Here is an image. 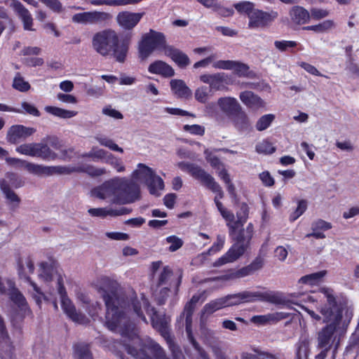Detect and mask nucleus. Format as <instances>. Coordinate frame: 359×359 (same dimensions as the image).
I'll return each instance as SVG.
<instances>
[{"instance_id": "nucleus-1", "label": "nucleus", "mask_w": 359, "mask_h": 359, "mask_svg": "<svg viewBox=\"0 0 359 359\" xmlns=\"http://www.w3.org/2000/svg\"><path fill=\"white\" fill-rule=\"evenodd\" d=\"M95 285L105 303L106 326L121 335V341L116 344L122 346L128 354L137 359H168L158 343L149 337H140L135 320L140 318L147 324L145 311L150 316L152 327L170 343V318L158 315L144 294L138 297L133 290L123 291L116 281L107 276L97 278ZM174 359L184 358L181 353H175Z\"/></svg>"}, {"instance_id": "nucleus-2", "label": "nucleus", "mask_w": 359, "mask_h": 359, "mask_svg": "<svg viewBox=\"0 0 359 359\" xmlns=\"http://www.w3.org/2000/svg\"><path fill=\"white\" fill-rule=\"evenodd\" d=\"M320 293L326 299V303L318 307L320 314L299 303L294 304L306 311L313 320L327 323L317 333L316 347L320 351L316 355L315 358L325 359L327 353L333 346L334 358L339 344V339L337 338V335L344 333L348 328L353 316V309L347 307L344 316V307L336 301L333 290L323 288L320 290Z\"/></svg>"}, {"instance_id": "nucleus-3", "label": "nucleus", "mask_w": 359, "mask_h": 359, "mask_svg": "<svg viewBox=\"0 0 359 359\" xmlns=\"http://www.w3.org/2000/svg\"><path fill=\"white\" fill-rule=\"evenodd\" d=\"M39 278L45 283H55L61 300V306L65 313L74 323L85 325L89 322L88 318L76 309L71 299L68 297L64 285L65 275L62 269L49 264L41 262L38 271Z\"/></svg>"}, {"instance_id": "nucleus-4", "label": "nucleus", "mask_w": 359, "mask_h": 359, "mask_svg": "<svg viewBox=\"0 0 359 359\" xmlns=\"http://www.w3.org/2000/svg\"><path fill=\"white\" fill-rule=\"evenodd\" d=\"M140 187L125 177H114L93 190V194L101 199L110 198L116 204H128L140 198Z\"/></svg>"}, {"instance_id": "nucleus-5", "label": "nucleus", "mask_w": 359, "mask_h": 359, "mask_svg": "<svg viewBox=\"0 0 359 359\" xmlns=\"http://www.w3.org/2000/svg\"><path fill=\"white\" fill-rule=\"evenodd\" d=\"M92 48L99 55L113 56L116 61L124 62L129 48V42L119 41L118 34L111 29L96 32L92 38Z\"/></svg>"}, {"instance_id": "nucleus-6", "label": "nucleus", "mask_w": 359, "mask_h": 359, "mask_svg": "<svg viewBox=\"0 0 359 359\" xmlns=\"http://www.w3.org/2000/svg\"><path fill=\"white\" fill-rule=\"evenodd\" d=\"M0 296L7 297L13 306L18 309L22 317L31 313L25 297L16 287L13 279L0 276Z\"/></svg>"}, {"instance_id": "nucleus-7", "label": "nucleus", "mask_w": 359, "mask_h": 359, "mask_svg": "<svg viewBox=\"0 0 359 359\" xmlns=\"http://www.w3.org/2000/svg\"><path fill=\"white\" fill-rule=\"evenodd\" d=\"M223 73L203 74L199 76L200 81L208 86H201L194 92L196 100L201 104H206L211 98L213 93L224 88V76Z\"/></svg>"}, {"instance_id": "nucleus-8", "label": "nucleus", "mask_w": 359, "mask_h": 359, "mask_svg": "<svg viewBox=\"0 0 359 359\" xmlns=\"http://www.w3.org/2000/svg\"><path fill=\"white\" fill-rule=\"evenodd\" d=\"M134 180L144 182L151 195L158 196L164 189L163 179L156 172L144 163H138L137 168L132 173Z\"/></svg>"}, {"instance_id": "nucleus-9", "label": "nucleus", "mask_w": 359, "mask_h": 359, "mask_svg": "<svg viewBox=\"0 0 359 359\" xmlns=\"http://www.w3.org/2000/svg\"><path fill=\"white\" fill-rule=\"evenodd\" d=\"M169 46L166 44L165 35L158 32L150 29L142 36L138 45L139 56L142 60L147 59L155 50H163Z\"/></svg>"}, {"instance_id": "nucleus-10", "label": "nucleus", "mask_w": 359, "mask_h": 359, "mask_svg": "<svg viewBox=\"0 0 359 359\" xmlns=\"http://www.w3.org/2000/svg\"><path fill=\"white\" fill-rule=\"evenodd\" d=\"M225 306H232L238 305L241 303L252 302L257 300L266 301L271 303H278L279 302L278 296L273 292H248L229 294L224 297Z\"/></svg>"}, {"instance_id": "nucleus-11", "label": "nucleus", "mask_w": 359, "mask_h": 359, "mask_svg": "<svg viewBox=\"0 0 359 359\" xmlns=\"http://www.w3.org/2000/svg\"><path fill=\"white\" fill-rule=\"evenodd\" d=\"M76 169L63 165H43L28 162L26 164V170L30 174L37 176H51L53 175H69Z\"/></svg>"}, {"instance_id": "nucleus-12", "label": "nucleus", "mask_w": 359, "mask_h": 359, "mask_svg": "<svg viewBox=\"0 0 359 359\" xmlns=\"http://www.w3.org/2000/svg\"><path fill=\"white\" fill-rule=\"evenodd\" d=\"M153 276L154 286H172L173 273L168 266H163L161 261L154 262L151 265Z\"/></svg>"}, {"instance_id": "nucleus-13", "label": "nucleus", "mask_w": 359, "mask_h": 359, "mask_svg": "<svg viewBox=\"0 0 359 359\" xmlns=\"http://www.w3.org/2000/svg\"><path fill=\"white\" fill-rule=\"evenodd\" d=\"M34 265L32 260L27 257L25 260H20L18 263V274L21 278H25L27 280L30 285L32 286L35 294L33 295V298L35 299L36 303L39 306L41 303L42 299H46L45 295L41 292L39 287L35 283L32 281L29 275L34 273Z\"/></svg>"}, {"instance_id": "nucleus-14", "label": "nucleus", "mask_w": 359, "mask_h": 359, "mask_svg": "<svg viewBox=\"0 0 359 359\" xmlns=\"http://www.w3.org/2000/svg\"><path fill=\"white\" fill-rule=\"evenodd\" d=\"M189 174L196 180H198L210 189L212 192L218 194L220 198L224 196V193L220 185L215 180V179L203 169L196 165H194L190 170Z\"/></svg>"}, {"instance_id": "nucleus-15", "label": "nucleus", "mask_w": 359, "mask_h": 359, "mask_svg": "<svg viewBox=\"0 0 359 359\" xmlns=\"http://www.w3.org/2000/svg\"><path fill=\"white\" fill-rule=\"evenodd\" d=\"M110 18L111 15L108 13L88 11L74 15L72 18V20L73 22L78 24L95 25L106 22Z\"/></svg>"}, {"instance_id": "nucleus-16", "label": "nucleus", "mask_w": 359, "mask_h": 359, "mask_svg": "<svg viewBox=\"0 0 359 359\" xmlns=\"http://www.w3.org/2000/svg\"><path fill=\"white\" fill-rule=\"evenodd\" d=\"M278 15L277 13H268L259 9H255L249 14L248 27L250 29L262 28L266 26Z\"/></svg>"}, {"instance_id": "nucleus-17", "label": "nucleus", "mask_w": 359, "mask_h": 359, "mask_svg": "<svg viewBox=\"0 0 359 359\" xmlns=\"http://www.w3.org/2000/svg\"><path fill=\"white\" fill-rule=\"evenodd\" d=\"M262 266V261L261 259H257L255 260L252 264L250 265L243 267L236 271H229L226 274H224L223 276H221L219 277H217L215 278V280H230L238 278H242L247 276H249L254 273L255 271L261 269Z\"/></svg>"}, {"instance_id": "nucleus-18", "label": "nucleus", "mask_w": 359, "mask_h": 359, "mask_svg": "<svg viewBox=\"0 0 359 359\" xmlns=\"http://www.w3.org/2000/svg\"><path fill=\"white\" fill-rule=\"evenodd\" d=\"M36 132V129L26 127L22 125H15L10 128L8 134V141L12 144H16L27 139Z\"/></svg>"}, {"instance_id": "nucleus-19", "label": "nucleus", "mask_w": 359, "mask_h": 359, "mask_svg": "<svg viewBox=\"0 0 359 359\" xmlns=\"http://www.w3.org/2000/svg\"><path fill=\"white\" fill-rule=\"evenodd\" d=\"M246 246L244 243L238 241L233 245L231 248L215 263V266H219L223 264L231 263L239 258L245 251Z\"/></svg>"}, {"instance_id": "nucleus-20", "label": "nucleus", "mask_w": 359, "mask_h": 359, "mask_svg": "<svg viewBox=\"0 0 359 359\" xmlns=\"http://www.w3.org/2000/svg\"><path fill=\"white\" fill-rule=\"evenodd\" d=\"M143 13L123 11L116 16V21L120 27L125 29H131L140 21Z\"/></svg>"}, {"instance_id": "nucleus-21", "label": "nucleus", "mask_w": 359, "mask_h": 359, "mask_svg": "<svg viewBox=\"0 0 359 359\" xmlns=\"http://www.w3.org/2000/svg\"><path fill=\"white\" fill-rule=\"evenodd\" d=\"M11 6L22 22L25 30L34 31L33 18L29 11L18 1L12 0Z\"/></svg>"}, {"instance_id": "nucleus-22", "label": "nucleus", "mask_w": 359, "mask_h": 359, "mask_svg": "<svg viewBox=\"0 0 359 359\" xmlns=\"http://www.w3.org/2000/svg\"><path fill=\"white\" fill-rule=\"evenodd\" d=\"M212 67L217 69L233 70L239 76L245 75L248 71L246 65L232 60H217L213 62Z\"/></svg>"}, {"instance_id": "nucleus-23", "label": "nucleus", "mask_w": 359, "mask_h": 359, "mask_svg": "<svg viewBox=\"0 0 359 359\" xmlns=\"http://www.w3.org/2000/svg\"><path fill=\"white\" fill-rule=\"evenodd\" d=\"M220 199L219 194H217V196L214 198V201L218 211L226 222V226L229 228V233L231 234L237 228L238 222H235L234 214L224 207L223 204L219 201Z\"/></svg>"}, {"instance_id": "nucleus-24", "label": "nucleus", "mask_w": 359, "mask_h": 359, "mask_svg": "<svg viewBox=\"0 0 359 359\" xmlns=\"http://www.w3.org/2000/svg\"><path fill=\"white\" fill-rule=\"evenodd\" d=\"M217 104L222 114L227 116L236 114L241 109V106L237 100L231 97H220L217 100Z\"/></svg>"}, {"instance_id": "nucleus-25", "label": "nucleus", "mask_w": 359, "mask_h": 359, "mask_svg": "<svg viewBox=\"0 0 359 359\" xmlns=\"http://www.w3.org/2000/svg\"><path fill=\"white\" fill-rule=\"evenodd\" d=\"M240 99L245 106L254 110L266 107V102L252 91L246 90L241 93Z\"/></svg>"}, {"instance_id": "nucleus-26", "label": "nucleus", "mask_w": 359, "mask_h": 359, "mask_svg": "<svg viewBox=\"0 0 359 359\" xmlns=\"http://www.w3.org/2000/svg\"><path fill=\"white\" fill-rule=\"evenodd\" d=\"M165 55L170 57L182 68L186 67L190 63V60L187 54L171 46L166 48Z\"/></svg>"}, {"instance_id": "nucleus-27", "label": "nucleus", "mask_w": 359, "mask_h": 359, "mask_svg": "<svg viewBox=\"0 0 359 359\" xmlns=\"http://www.w3.org/2000/svg\"><path fill=\"white\" fill-rule=\"evenodd\" d=\"M170 88L172 92L180 98H189L191 96V89L186 85L185 82L181 79H172L170 81Z\"/></svg>"}, {"instance_id": "nucleus-28", "label": "nucleus", "mask_w": 359, "mask_h": 359, "mask_svg": "<svg viewBox=\"0 0 359 359\" xmlns=\"http://www.w3.org/2000/svg\"><path fill=\"white\" fill-rule=\"evenodd\" d=\"M148 71L151 74H160L167 77L175 74L174 69L161 60H157L151 63L148 67Z\"/></svg>"}, {"instance_id": "nucleus-29", "label": "nucleus", "mask_w": 359, "mask_h": 359, "mask_svg": "<svg viewBox=\"0 0 359 359\" xmlns=\"http://www.w3.org/2000/svg\"><path fill=\"white\" fill-rule=\"evenodd\" d=\"M292 21L297 25H304L309 22L310 13L304 8L299 6H293L290 11Z\"/></svg>"}, {"instance_id": "nucleus-30", "label": "nucleus", "mask_w": 359, "mask_h": 359, "mask_svg": "<svg viewBox=\"0 0 359 359\" xmlns=\"http://www.w3.org/2000/svg\"><path fill=\"white\" fill-rule=\"evenodd\" d=\"M34 157L44 161L55 160L57 154L43 142L34 143Z\"/></svg>"}, {"instance_id": "nucleus-31", "label": "nucleus", "mask_w": 359, "mask_h": 359, "mask_svg": "<svg viewBox=\"0 0 359 359\" xmlns=\"http://www.w3.org/2000/svg\"><path fill=\"white\" fill-rule=\"evenodd\" d=\"M283 313H268L266 315L254 316L250 321L257 325H264L271 323H275L285 318Z\"/></svg>"}, {"instance_id": "nucleus-32", "label": "nucleus", "mask_w": 359, "mask_h": 359, "mask_svg": "<svg viewBox=\"0 0 359 359\" xmlns=\"http://www.w3.org/2000/svg\"><path fill=\"white\" fill-rule=\"evenodd\" d=\"M110 152L99 148L98 147H93L91 149L81 155L82 158H89L95 162L106 163Z\"/></svg>"}, {"instance_id": "nucleus-33", "label": "nucleus", "mask_w": 359, "mask_h": 359, "mask_svg": "<svg viewBox=\"0 0 359 359\" xmlns=\"http://www.w3.org/2000/svg\"><path fill=\"white\" fill-rule=\"evenodd\" d=\"M194 313V310L190 308L189 306H185L183 316H185V322H186V332L187 334V337L192 345L197 348L198 344L195 341L192 330H191V325H192V315Z\"/></svg>"}, {"instance_id": "nucleus-34", "label": "nucleus", "mask_w": 359, "mask_h": 359, "mask_svg": "<svg viewBox=\"0 0 359 359\" xmlns=\"http://www.w3.org/2000/svg\"><path fill=\"white\" fill-rule=\"evenodd\" d=\"M205 113L215 119L216 121L219 123H222L224 121V116L220 111V109L217 104V102H208L206 103L204 109Z\"/></svg>"}, {"instance_id": "nucleus-35", "label": "nucleus", "mask_w": 359, "mask_h": 359, "mask_svg": "<svg viewBox=\"0 0 359 359\" xmlns=\"http://www.w3.org/2000/svg\"><path fill=\"white\" fill-rule=\"evenodd\" d=\"M44 109L47 113L61 118H70L77 114V111L67 110L53 106H46Z\"/></svg>"}, {"instance_id": "nucleus-36", "label": "nucleus", "mask_w": 359, "mask_h": 359, "mask_svg": "<svg viewBox=\"0 0 359 359\" xmlns=\"http://www.w3.org/2000/svg\"><path fill=\"white\" fill-rule=\"evenodd\" d=\"M309 352V341L305 337H302L296 344L295 359H306Z\"/></svg>"}, {"instance_id": "nucleus-37", "label": "nucleus", "mask_w": 359, "mask_h": 359, "mask_svg": "<svg viewBox=\"0 0 359 359\" xmlns=\"http://www.w3.org/2000/svg\"><path fill=\"white\" fill-rule=\"evenodd\" d=\"M95 140L101 145L107 147L111 151L123 153V149L120 147L115 142L104 135H97L95 137Z\"/></svg>"}, {"instance_id": "nucleus-38", "label": "nucleus", "mask_w": 359, "mask_h": 359, "mask_svg": "<svg viewBox=\"0 0 359 359\" xmlns=\"http://www.w3.org/2000/svg\"><path fill=\"white\" fill-rule=\"evenodd\" d=\"M334 27V22L332 20H325L318 25L303 27L304 30L313 31L316 33H325Z\"/></svg>"}, {"instance_id": "nucleus-39", "label": "nucleus", "mask_w": 359, "mask_h": 359, "mask_svg": "<svg viewBox=\"0 0 359 359\" xmlns=\"http://www.w3.org/2000/svg\"><path fill=\"white\" fill-rule=\"evenodd\" d=\"M171 286H154L153 295L158 304H163L169 296Z\"/></svg>"}, {"instance_id": "nucleus-40", "label": "nucleus", "mask_w": 359, "mask_h": 359, "mask_svg": "<svg viewBox=\"0 0 359 359\" xmlns=\"http://www.w3.org/2000/svg\"><path fill=\"white\" fill-rule=\"evenodd\" d=\"M326 272L321 271L316 273H313L309 275H306L302 277L299 280V284H305L308 285H313L320 282L322 278L325 276Z\"/></svg>"}, {"instance_id": "nucleus-41", "label": "nucleus", "mask_w": 359, "mask_h": 359, "mask_svg": "<svg viewBox=\"0 0 359 359\" xmlns=\"http://www.w3.org/2000/svg\"><path fill=\"white\" fill-rule=\"evenodd\" d=\"M0 188L6 198L13 203H15V206H18L20 202V198L18 196L10 189L6 181H0Z\"/></svg>"}, {"instance_id": "nucleus-42", "label": "nucleus", "mask_w": 359, "mask_h": 359, "mask_svg": "<svg viewBox=\"0 0 359 359\" xmlns=\"http://www.w3.org/2000/svg\"><path fill=\"white\" fill-rule=\"evenodd\" d=\"M225 302L224 300V298H219L217 299H215L213 301H211L210 303L206 304L203 309V314H211L216 311H218L222 308H225Z\"/></svg>"}, {"instance_id": "nucleus-43", "label": "nucleus", "mask_w": 359, "mask_h": 359, "mask_svg": "<svg viewBox=\"0 0 359 359\" xmlns=\"http://www.w3.org/2000/svg\"><path fill=\"white\" fill-rule=\"evenodd\" d=\"M76 169L75 172H84L92 177H99L107 173V170L104 168H97L93 165H88L83 168L73 167ZM74 172V171L73 172Z\"/></svg>"}, {"instance_id": "nucleus-44", "label": "nucleus", "mask_w": 359, "mask_h": 359, "mask_svg": "<svg viewBox=\"0 0 359 359\" xmlns=\"http://www.w3.org/2000/svg\"><path fill=\"white\" fill-rule=\"evenodd\" d=\"M257 353V355H255L248 352H242L236 359H279L276 355L267 352Z\"/></svg>"}, {"instance_id": "nucleus-45", "label": "nucleus", "mask_w": 359, "mask_h": 359, "mask_svg": "<svg viewBox=\"0 0 359 359\" xmlns=\"http://www.w3.org/2000/svg\"><path fill=\"white\" fill-rule=\"evenodd\" d=\"M0 181H6L10 189L11 187L18 189L24 185V181L18 175L13 172L7 173L5 178L0 180Z\"/></svg>"}, {"instance_id": "nucleus-46", "label": "nucleus", "mask_w": 359, "mask_h": 359, "mask_svg": "<svg viewBox=\"0 0 359 359\" xmlns=\"http://www.w3.org/2000/svg\"><path fill=\"white\" fill-rule=\"evenodd\" d=\"M307 209V201L304 199L299 200L297 206L295 210L290 215L289 219L290 222H294L300 216H302Z\"/></svg>"}, {"instance_id": "nucleus-47", "label": "nucleus", "mask_w": 359, "mask_h": 359, "mask_svg": "<svg viewBox=\"0 0 359 359\" xmlns=\"http://www.w3.org/2000/svg\"><path fill=\"white\" fill-rule=\"evenodd\" d=\"M105 163L110 165L118 172H123L126 170V167L121 159L111 153H110Z\"/></svg>"}, {"instance_id": "nucleus-48", "label": "nucleus", "mask_w": 359, "mask_h": 359, "mask_svg": "<svg viewBox=\"0 0 359 359\" xmlns=\"http://www.w3.org/2000/svg\"><path fill=\"white\" fill-rule=\"evenodd\" d=\"M165 243L170 245L168 250L172 252H175L181 248L184 244L182 239L175 235L168 236L165 239Z\"/></svg>"}, {"instance_id": "nucleus-49", "label": "nucleus", "mask_w": 359, "mask_h": 359, "mask_svg": "<svg viewBox=\"0 0 359 359\" xmlns=\"http://www.w3.org/2000/svg\"><path fill=\"white\" fill-rule=\"evenodd\" d=\"M13 87L20 92H26L30 88V85L19 73H17L13 79Z\"/></svg>"}, {"instance_id": "nucleus-50", "label": "nucleus", "mask_w": 359, "mask_h": 359, "mask_svg": "<svg viewBox=\"0 0 359 359\" xmlns=\"http://www.w3.org/2000/svg\"><path fill=\"white\" fill-rule=\"evenodd\" d=\"M273 114H266L259 118L256 123V128L259 131H262L269 127L272 121L274 120Z\"/></svg>"}, {"instance_id": "nucleus-51", "label": "nucleus", "mask_w": 359, "mask_h": 359, "mask_svg": "<svg viewBox=\"0 0 359 359\" xmlns=\"http://www.w3.org/2000/svg\"><path fill=\"white\" fill-rule=\"evenodd\" d=\"M235 119V125L239 130H245L249 126V120L246 114L243 111H238L236 114Z\"/></svg>"}, {"instance_id": "nucleus-52", "label": "nucleus", "mask_w": 359, "mask_h": 359, "mask_svg": "<svg viewBox=\"0 0 359 359\" xmlns=\"http://www.w3.org/2000/svg\"><path fill=\"white\" fill-rule=\"evenodd\" d=\"M75 353L77 359H93L87 345L79 344L76 346Z\"/></svg>"}, {"instance_id": "nucleus-53", "label": "nucleus", "mask_w": 359, "mask_h": 359, "mask_svg": "<svg viewBox=\"0 0 359 359\" xmlns=\"http://www.w3.org/2000/svg\"><path fill=\"white\" fill-rule=\"evenodd\" d=\"M235 8L241 13L249 14L254 11V4L250 1H241L234 5Z\"/></svg>"}, {"instance_id": "nucleus-54", "label": "nucleus", "mask_w": 359, "mask_h": 359, "mask_svg": "<svg viewBox=\"0 0 359 359\" xmlns=\"http://www.w3.org/2000/svg\"><path fill=\"white\" fill-rule=\"evenodd\" d=\"M225 243V236L224 235H217L216 241L213 243L212 247L208 250L206 252L207 255H211L219 251H220Z\"/></svg>"}, {"instance_id": "nucleus-55", "label": "nucleus", "mask_w": 359, "mask_h": 359, "mask_svg": "<svg viewBox=\"0 0 359 359\" xmlns=\"http://www.w3.org/2000/svg\"><path fill=\"white\" fill-rule=\"evenodd\" d=\"M15 151L20 154L34 157V143L20 144L16 147Z\"/></svg>"}, {"instance_id": "nucleus-56", "label": "nucleus", "mask_w": 359, "mask_h": 359, "mask_svg": "<svg viewBox=\"0 0 359 359\" xmlns=\"http://www.w3.org/2000/svg\"><path fill=\"white\" fill-rule=\"evenodd\" d=\"M276 149L273 144L268 141H263L256 146V151L260 154H271L275 151Z\"/></svg>"}, {"instance_id": "nucleus-57", "label": "nucleus", "mask_w": 359, "mask_h": 359, "mask_svg": "<svg viewBox=\"0 0 359 359\" xmlns=\"http://www.w3.org/2000/svg\"><path fill=\"white\" fill-rule=\"evenodd\" d=\"M332 224L327 222L323 219H319L311 224V229L312 231H325L332 229Z\"/></svg>"}, {"instance_id": "nucleus-58", "label": "nucleus", "mask_w": 359, "mask_h": 359, "mask_svg": "<svg viewBox=\"0 0 359 359\" xmlns=\"http://www.w3.org/2000/svg\"><path fill=\"white\" fill-rule=\"evenodd\" d=\"M217 56L216 54L212 53L208 55V57L195 62L194 64V68L198 69V68H205L208 67L210 64H213L214 62H216L215 60Z\"/></svg>"}, {"instance_id": "nucleus-59", "label": "nucleus", "mask_w": 359, "mask_h": 359, "mask_svg": "<svg viewBox=\"0 0 359 359\" xmlns=\"http://www.w3.org/2000/svg\"><path fill=\"white\" fill-rule=\"evenodd\" d=\"M297 45V43L294 41H275L274 46L276 49L278 50L283 52L286 51L290 48H294Z\"/></svg>"}, {"instance_id": "nucleus-60", "label": "nucleus", "mask_w": 359, "mask_h": 359, "mask_svg": "<svg viewBox=\"0 0 359 359\" xmlns=\"http://www.w3.org/2000/svg\"><path fill=\"white\" fill-rule=\"evenodd\" d=\"M183 130L191 135H203L205 133V128L197 124L184 125L183 126Z\"/></svg>"}, {"instance_id": "nucleus-61", "label": "nucleus", "mask_w": 359, "mask_h": 359, "mask_svg": "<svg viewBox=\"0 0 359 359\" xmlns=\"http://www.w3.org/2000/svg\"><path fill=\"white\" fill-rule=\"evenodd\" d=\"M102 112L104 115L113 118L114 119H122L123 118V114L118 110L114 109L110 105L105 106L103 107Z\"/></svg>"}, {"instance_id": "nucleus-62", "label": "nucleus", "mask_w": 359, "mask_h": 359, "mask_svg": "<svg viewBox=\"0 0 359 359\" xmlns=\"http://www.w3.org/2000/svg\"><path fill=\"white\" fill-rule=\"evenodd\" d=\"M131 210L122 207L119 208H107V216L118 217L121 215H128L130 213Z\"/></svg>"}, {"instance_id": "nucleus-63", "label": "nucleus", "mask_w": 359, "mask_h": 359, "mask_svg": "<svg viewBox=\"0 0 359 359\" xmlns=\"http://www.w3.org/2000/svg\"><path fill=\"white\" fill-rule=\"evenodd\" d=\"M330 13L326 9L313 8L311 9L310 18L319 20L329 15Z\"/></svg>"}, {"instance_id": "nucleus-64", "label": "nucleus", "mask_w": 359, "mask_h": 359, "mask_svg": "<svg viewBox=\"0 0 359 359\" xmlns=\"http://www.w3.org/2000/svg\"><path fill=\"white\" fill-rule=\"evenodd\" d=\"M84 309L88 313L89 316L94 318L97 316L101 311V304L97 302H90Z\"/></svg>"}]
</instances>
